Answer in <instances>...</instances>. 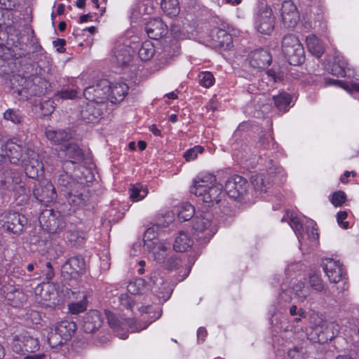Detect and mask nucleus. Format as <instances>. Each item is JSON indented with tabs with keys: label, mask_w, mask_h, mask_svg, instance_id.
Returning a JSON list of instances; mask_svg holds the SVG:
<instances>
[{
	"label": "nucleus",
	"mask_w": 359,
	"mask_h": 359,
	"mask_svg": "<svg viewBox=\"0 0 359 359\" xmlns=\"http://www.w3.org/2000/svg\"><path fill=\"white\" fill-rule=\"evenodd\" d=\"M23 276H26L25 272L18 266H14L8 276H0V297L11 306L20 307L27 301V294L13 280V278L23 280Z\"/></svg>",
	"instance_id": "nucleus-1"
},
{
	"label": "nucleus",
	"mask_w": 359,
	"mask_h": 359,
	"mask_svg": "<svg viewBox=\"0 0 359 359\" xmlns=\"http://www.w3.org/2000/svg\"><path fill=\"white\" fill-rule=\"evenodd\" d=\"M58 184L61 191L72 206H81L86 204V195L83 194V185L73 180L67 174H62L58 177Z\"/></svg>",
	"instance_id": "nucleus-2"
},
{
	"label": "nucleus",
	"mask_w": 359,
	"mask_h": 359,
	"mask_svg": "<svg viewBox=\"0 0 359 359\" xmlns=\"http://www.w3.org/2000/svg\"><path fill=\"white\" fill-rule=\"evenodd\" d=\"M281 48L291 65L297 66L304 62V47L295 35L292 34L285 35L282 39Z\"/></svg>",
	"instance_id": "nucleus-3"
},
{
	"label": "nucleus",
	"mask_w": 359,
	"mask_h": 359,
	"mask_svg": "<svg viewBox=\"0 0 359 359\" xmlns=\"http://www.w3.org/2000/svg\"><path fill=\"white\" fill-rule=\"evenodd\" d=\"M212 219V215L208 212H198L193 217L192 229L199 240L208 241L217 232V226Z\"/></svg>",
	"instance_id": "nucleus-4"
},
{
	"label": "nucleus",
	"mask_w": 359,
	"mask_h": 359,
	"mask_svg": "<svg viewBox=\"0 0 359 359\" xmlns=\"http://www.w3.org/2000/svg\"><path fill=\"white\" fill-rule=\"evenodd\" d=\"M39 221L41 228L49 233H57L66 226L65 216L53 209L43 210L39 215Z\"/></svg>",
	"instance_id": "nucleus-5"
},
{
	"label": "nucleus",
	"mask_w": 359,
	"mask_h": 359,
	"mask_svg": "<svg viewBox=\"0 0 359 359\" xmlns=\"http://www.w3.org/2000/svg\"><path fill=\"white\" fill-rule=\"evenodd\" d=\"M333 328L332 323L320 319L314 325L310 326L307 333L308 339L314 343H327L335 337Z\"/></svg>",
	"instance_id": "nucleus-6"
},
{
	"label": "nucleus",
	"mask_w": 359,
	"mask_h": 359,
	"mask_svg": "<svg viewBox=\"0 0 359 359\" xmlns=\"http://www.w3.org/2000/svg\"><path fill=\"white\" fill-rule=\"evenodd\" d=\"M11 346L13 351L20 355L34 353L40 348L39 340L27 334L15 335Z\"/></svg>",
	"instance_id": "nucleus-7"
},
{
	"label": "nucleus",
	"mask_w": 359,
	"mask_h": 359,
	"mask_svg": "<svg viewBox=\"0 0 359 359\" xmlns=\"http://www.w3.org/2000/svg\"><path fill=\"white\" fill-rule=\"evenodd\" d=\"M107 320L109 325L122 339L128 338V332H139L141 329L137 327L136 321L133 318H126L119 320L114 315L108 314Z\"/></svg>",
	"instance_id": "nucleus-8"
},
{
	"label": "nucleus",
	"mask_w": 359,
	"mask_h": 359,
	"mask_svg": "<svg viewBox=\"0 0 359 359\" xmlns=\"http://www.w3.org/2000/svg\"><path fill=\"white\" fill-rule=\"evenodd\" d=\"M35 293L38 303L45 308L55 309L59 304L60 299L53 285L49 283L39 285Z\"/></svg>",
	"instance_id": "nucleus-9"
},
{
	"label": "nucleus",
	"mask_w": 359,
	"mask_h": 359,
	"mask_svg": "<svg viewBox=\"0 0 359 359\" xmlns=\"http://www.w3.org/2000/svg\"><path fill=\"white\" fill-rule=\"evenodd\" d=\"M194 191L195 195L201 198L204 203H208V206L219 203L225 196L223 185L220 183L212 184L208 189L198 185Z\"/></svg>",
	"instance_id": "nucleus-10"
},
{
	"label": "nucleus",
	"mask_w": 359,
	"mask_h": 359,
	"mask_svg": "<svg viewBox=\"0 0 359 359\" xmlns=\"http://www.w3.org/2000/svg\"><path fill=\"white\" fill-rule=\"evenodd\" d=\"M255 27L262 34H269L274 27V17L270 7L262 4L259 7L255 20Z\"/></svg>",
	"instance_id": "nucleus-11"
},
{
	"label": "nucleus",
	"mask_w": 359,
	"mask_h": 359,
	"mask_svg": "<svg viewBox=\"0 0 359 359\" xmlns=\"http://www.w3.org/2000/svg\"><path fill=\"white\" fill-rule=\"evenodd\" d=\"M248 183L240 175H233L226 180L225 190L227 195L233 199L243 198L247 193Z\"/></svg>",
	"instance_id": "nucleus-12"
},
{
	"label": "nucleus",
	"mask_w": 359,
	"mask_h": 359,
	"mask_svg": "<svg viewBox=\"0 0 359 359\" xmlns=\"http://www.w3.org/2000/svg\"><path fill=\"white\" fill-rule=\"evenodd\" d=\"M33 194L40 203L46 206H48V203L53 201L57 196L53 184L48 180L35 184Z\"/></svg>",
	"instance_id": "nucleus-13"
},
{
	"label": "nucleus",
	"mask_w": 359,
	"mask_h": 359,
	"mask_svg": "<svg viewBox=\"0 0 359 359\" xmlns=\"http://www.w3.org/2000/svg\"><path fill=\"white\" fill-rule=\"evenodd\" d=\"M280 11L281 20L285 27L292 28L297 25L300 16L297 6L292 1H283Z\"/></svg>",
	"instance_id": "nucleus-14"
},
{
	"label": "nucleus",
	"mask_w": 359,
	"mask_h": 359,
	"mask_svg": "<svg viewBox=\"0 0 359 359\" xmlns=\"http://www.w3.org/2000/svg\"><path fill=\"white\" fill-rule=\"evenodd\" d=\"M322 267L332 283H339L346 275L343 265L339 261L332 259H325Z\"/></svg>",
	"instance_id": "nucleus-15"
},
{
	"label": "nucleus",
	"mask_w": 359,
	"mask_h": 359,
	"mask_svg": "<svg viewBox=\"0 0 359 359\" xmlns=\"http://www.w3.org/2000/svg\"><path fill=\"white\" fill-rule=\"evenodd\" d=\"M86 269L84 259L80 256H74L68 259L62 266V273H66L69 278H77L83 273Z\"/></svg>",
	"instance_id": "nucleus-16"
},
{
	"label": "nucleus",
	"mask_w": 359,
	"mask_h": 359,
	"mask_svg": "<svg viewBox=\"0 0 359 359\" xmlns=\"http://www.w3.org/2000/svg\"><path fill=\"white\" fill-rule=\"evenodd\" d=\"M113 62L118 66H125L132 60V48L122 40L116 42L112 50Z\"/></svg>",
	"instance_id": "nucleus-17"
},
{
	"label": "nucleus",
	"mask_w": 359,
	"mask_h": 359,
	"mask_svg": "<svg viewBox=\"0 0 359 359\" xmlns=\"http://www.w3.org/2000/svg\"><path fill=\"white\" fill-rule=\"evenodd\" d=\"M282 170L283 168L281 167H275L274 168L269 167L267 175L259 173L252 175L250 178L251 183L256 191L266 192L271 183L269 177L276 172L280 173Z\"/></svg>",
	"instance_id": "nucleus-18"
},
{
	"label": "nucleus",
	"mask_w": 359,
	"mask_h": 359,
	"mask_svg": "<svg viewBox=\"0 0 359 359\" xmlns=\"http://www.w3.org/2000/svg\"><path fill=\"white\" fill-rule=\"evenodd\" d=\"M93 88V98L92 102H107L110 91V82L106 79H97L91 81V89Z\"/></svg>",
	"instance_id": "nucleus-19"
},
{
	"label": "nucleus",
	"mask_w": 359,
	"mask_h": 359,
	"mask_svg": "<svg viewBox=\"0 0 359 359\" xmlns=\"http://www.w3.org/2000/svg\"><path fill=\"white\" fill-rule=\"evenodd\" d=\"M27 224V218L17 212H9L4 226L7 231L15 234L20 233Z\"/></svg>",
	"instance_id": "nucleus-20"
},
{
	"label": "nucleus",
	"mask_w": 359,
	"mask_h": 359,
	"mask_svg": "<svg viewBox=\"0 0 359 359\" xmlns=\"http://www.w3.org/2000/svg\"><path fill=\"white\" fill-rule=\"evenodd\" d=\"M147 36L152 39H158L168 32L167 25L160 18L150 20L145 25Z\"/></svg>",
	"instance_id": "nucleus-21"
},
{
	"label": "nucleus",
	"mask_w": 359,
	"mask_h": 359,
	"mask_svg": "<svg viewBox=\"0 0 359 359\" xmlns=\"http://www.w3.org/2000/svg\"><path fill=\"white\" fill-rule=\"evenodd\" d=\"M249 60L251 67L264 69L271 64L272 57L267 50L260 48L251 52Z\"/></svg>",
	"instance_id": "nucleus-22"
},
{
	"label": "nucleus",
	"mask_w": 359,
	"mask_h": 359,
	"mask_svg": "<svg viewBox=\"0 0 359 359\" xmlns=\"http://www.w3.org/2000/svg\"><path fill=\"white\" fill-rule=\"evenodd\" d=\"M289 224L295 232L300 243L306 239L316 241L318 238V234L314 229L311 230V233L308 231L304 233L303 230V225L300 222L299 219L296 216H294L293 214H291L290 215Z\"/></svg>",
	"instance_id": "nucleus-23"
},
{
	"label": "nucleus",
	"mask_w": 359,
	"mask_h": 359,
	"mask_svg": "<svg viewBox=\"0 0 359 359\" xmlns=\"http://www.w3.org/2000/svg\"><path fill=\"white\" fill-rule=\"evenodd\" d=\"M210 36L215 46L224 49L230 48L232 46V37L226 30L220 28H214L211 31Z\"/></svg>",
	"instance_id": "nucleus-24"
},
{
	"label": "nucleus",
	"mask_w": 359,
	"mask_h": 359,
	"mask_svg": "<svg viewBox=\"0 0 359 359\" xmlns=\"http://www.w3.org/2000/svg\"><path fill=\"white\" fill-rule=\"evenodd\" d=\"M151 249L154 259L159 263L165 261L168 252L170 250V244L166 241H152L151 244H147Z\"/></svg>",
	"instance_id": "nucleus-25"
},
{
	"label": "nucleus",
	"mask_w": 359,
	"mask_h": 359,
	"mask_svg": "<svg viewBox=\"0 0 359 359\" xmlns=\"http://www.w3.org/2000/svg\"><path fill=\"white\" fill-rule=\"evenodd\" d=\"M77 325L74 321H69L67 320L58 322L54 327V331L56 332L62 339L66 342L69 341L72 336L76 332Z\"/></svg>",
	"instance_id": "nucleus-26"
},
{
	"label": "nucleus",
	"mask_w": 359,
	"mask_h": 359,
	"mask_svg": "<svg viewBox=\"0 0 359 359\" xmlns=\"http://www.w3.org/2000/svg\"><path fill=\"white\" fill-rule=\"evenodd\" d=\"M5 155L13 164H18L23 157L24 148L12 141H8L4 146Z\"/></svg>",
	"instance_id": "nucleus-27"
},
{
	"label": "nucleus",
	"mask_w": 359,
	"mask_h": 359,
	"mask_svg": "<svg viewBox=\"0 0 359 359\" xmlns=\"http://www.w3.org/2000/svg\"><path fill=\"white\" fill-rule=\"evenodd\" d=\"M128 92V86L125 83H110L108 101L113 104L120 102L123 100Z\"/></svg>",
	"instance_id": "nucleus-28"
},
{
	"label": "nucleus",
	"mask_w": 359,
	"mask_h": 359,
	"mask_svg": "<svg viewBox=\"0 0 359 359\" xmlns=\"http://www.w3.org/2000/svg\"><path fill=\"white\" fill-rule=\"evenodd\" d=\"M26 175L32 179H36L43 174V164L38 158L32 157L25 165Z\"/></svg>",
	"instance_id": "nucleus-29"
},
{
	"label": "nucleus",
	"mask_w": 359,
	"mask_h": 359,
	"mask_svg": "<svg viewBox=\"0 0 359 359\" xmlns=\"http://www.w3.org/2000/svg\"><path fill=\"white\" fill-rule=\"evenodd\" d=\"M62 151L65 154V158L66 161L75 163L83 159V151L76 144H68L67 145H65Z\"/></svg>",
	"instance_id": "nucleus-30"
},
{
	"label": "nucleus",
	"mask_w": 359,
	"mask_h": 359,
	"mask_svg": "<svg viewBox=\"0 0 359 359\" xmlns=\"http://www.w3.org/2000/svg\"><path fill=\"white\" fill-rule=\"evenodd\" d=\"M46 137L55 144H61L69 141L72 136L69 130H48L46 131Z\"/></svg>",
	"instance_id": "nucleus-31"
},
{
	"label": "nucleus",
	"mask_w": 359,
	"mask_h": 359,
	"mask_svg": "<svg viewBox=\"0 0 359 359\" xmlns=\"http://www.w3.org/2000/svg\"><path fill=\"white\" fill-rule=\"evenodd\" d=\"M193 241L190 236L184 231L179 232L173 243V249L177 252H185L191 247Z\"/></svg>",
	"instance_id": "nucleus-32"
},
{
	"label": "nucleus",
	"mask_w": 359,
	"mask_h": 359,
	"mask_svg": "<svg viewBox=\"0 0 359 359\" xmlns=\"http://www.w3.org/2000/svg\"><path fill=\"white\" fill-rule=\"evenodd\" d=\"M306 43L309 52L316 57H320L324 53L323 46L316 35L308 36L306 39Z\"/></svg>",
	"instance_id": "nucleus-33"
},
{
	"label": "nucleus",
	"mask_w": 359,
	"mask_h": 359,
	"mask_svg": "<svg viewBox=\"0 0 359 359\" xmlns=\"http://www.w3.org/2000/svg\"><path fill=\"white\" fill-rule=\"evenodd\" d=\"M348 69V63L344 57L339 55H336L334 59L332 74L337 76L345 77Z\"/></svg>",
	"instance_id": "nucleus-34"
},
{
	"label": "nucleus",
	"mask_w": 359,
	"mask_h": 359,
	"mask_svg": "<svg viewBox=\"0 0 359 359\" xmlns=\"http://www.w3.org/2000/svg\"><path fill=\"white\" fill-rule=\"evenodd\" d=\"M216 183V177L210 173H206L202 175L201 177H198L194 181V185L191 188V193L195 195V191L197 188L198 185H201L203 187L208 189L212 184H215Z\"/></svg>",
	"instance_id": "nucleus-35"
},
{
	"label": "nucleus",
	"mask_w": 359,
	"mask_h": 359,
	"mask_svg": "<svg viewBox=\"0 0 359 359\" xmlns=\"http://www.w3.org/2000/svg\"><path fill=\"white\" fill-rule=\"evenodd\" d=\"M274 104L279 111L285 112L291 103L292 97L290 94L282 92L273 97Z\"/></svg>",
	"instance_id": "nucleus-36"
},
{
	"label": "nucleus",
	"mask_w": 359,
	"mask_h": 359,
	"mask_svg": "<svg viewBox=\"0 0 359 359\" xmlns=\"http://www.w3.org/2000/svg\"><path fill=\"white\" fill-rule=\"evenodd\" d=\"M161 7L163 12L170 17L177 16L180 13L177 0H161Z\"/></svg>",
	"instance_id": "nucleus-37"
},
{
	"label": "nucleus",
	"mask_w": 359,
	"mask_h": 359,
	"mask_svg": "<svg viewBox=\"0 0 359 359\" xmlns=\"http://www.w3.org/2000/svg\"><path fill=\"white\" fill-rule=\"evenodd\" d=\"M292 293L299 302H304L309 295V288L304 281H298L292 287Z\"/></svg>",
	"instance_id": "nucleus-38"
},
{
	"label": "nucleus",
	"mask_w": 359,
	"mask_h": 359,
	"mask_svg": "<svg viewBox=\"0 0 359 359\" xmlns=\"http://www.w3.org/2000/svg\"><path fill=\"white\" fill-rule=\"evenodd\" d=\"M72 34L75 36L79 46H88L89 45L90 27L85 28L76 27L74 29Z\"/></svg>",
	"instance_id": "nucleus-39"
},
{
	"label": "nucleus",
	"mask_w": 359,
	"mask_h": 359,
	"mask_svg": "<svg viewBox=\"0 0 359 359\" xmlns=\"http://www.w3.org/2000/svg\"><path fill=\"white\" fill-rule=\"evenodd\" d=\"M155 53L153 43L150 41H145L142 43L139 52V57L142 61H147L152 58Z\"/></svg>",
	"instance_id": "nucleus-40"
},
{
	"label": "nucleus",
	"mask_w": 359,
	"mask_h": 359,
	"mask_svg": "<svg viewBox=\"0 0 359 359\" xmlns=\"http://www.w3.org/2000/svg\"><path fill=\"white\" fill-rule=\"evenodd\" d=\"M130 198L133 201H139L147 195V190L141 184H131L129 189Z\"/></svg>",
	"instance_id": "nucleus-41"
},
{
	"label": "nucleus",
	"mask_w": 359,
	"mask_h": 359,
	"mask_svg": "<svg viewBox=\"0 0 359 359\" xmlns=\"http://www.w3.org/2000/svg\"><path fill=\"white\" fill-rule=\"evenodd\" d=\"M282 79V74L280 73L276 72L273 69H269L266 71L262 76L261 81H259V88L261 90H266L265 83L267 81H271L276 83Z\"/></svg>",
	"instance_id": "nucleus-42"
},
{
	"label": "nucleus",
	"mask_w": 359,
	"mask_h": 359,
	"mask_svg": "<svg viewBox=\"0 0 359 359\" xmlns=\"http://www.w3.org/2000/svg\"><path fill=\"white\" fill-rule=\"evenodd\" d=\"M106 102H98L91 101V123H97L102 118L104 110H106Z\"/></svg>",
	"instance_id": "nucleus-43"
},
{
	"label": "nucleus",
	"mask_w": 359,
	"mask_h": 359,
	"mask_svg": "<svg viewBox=\"0 0 359 359\" xmlns=\"http://www.w3.org/2000/svg\"><path fill=\"white\" fill-rule=\"evenodd\" d=\"M4 118L14 124H20L23 121L24 115L20 109L10 108L4 113Z\"/></svg>",
	"instance_id": "nucleus-44"
},
{
	"label": "nucleus",
	"mask_w": 359,
	"mask_h": 359,
	"mask_svg": "<svg viewBox=\"0 0 359 359\" xmlns=\"http://www.w3.org/2000/svg\"><path fill=\"white\" fill-rule=\"evenodd\" d=\"M309 283L310 287L317 292H326L323 281L320 276L315 271H311L309 275Z\"/></svg>",
	"instance_id": "nucleus-45"
},
{
	"label": "nucleus",
	"mask_w": 359,
	"mask_h": 359,
	"mask_svg": "<svg viewBox=\"0 0 359 359\" xmlns=\"http://www.w3.org/2000/svg\"><path fill=\"white\" fill-rule=\"evenodd\" d=\"M195 212L194 207L190 203L181 205L178 210V218L180 221H187L193 218Z\"/></svg>",
	"instance_id": "nucleus-46"
},
{
	"label": "nucleus",
	"mask_w": 359,
	"mask_h": 359,
	"mask_svg": "<svg viewBox=\"0 0 359 359\" xmlns=\"http://www.w3.org/2000/svg\"><path fill=\"white\" fill-rule=\"evenodd\" d=\"M92 187H93V193L91 192V199L93 198L94 201L98 202L104 194V188L91 172V188Z\"/></svg>",
	"instance_id": "nucleus-47"
},
{
	"label": "nucleus",
	"mask_w": 359,
	"mask_h": 359,
	"mask_svg": "<svg viewBox=\"0 0 359 359\" xmlns=\"http://www.w3.org/2000/svg\"><path fill=\"white\" fill-rule=\"evenodd\" d=\"M88 306L87 296L85 295L79 302H72L68 304L69 312L72 314H79L85 311Z\"/></svg>",
	"instance_id": "nucleus-48"
},
{
	"label": "nucleus",
	"mask_w": 359,
	"mask_h": 359,
	"mask_svg": "<svg viewBox=\"0 0 359 359\" xmlns=\"http://www.w3.org/2000/svg\"><path fill=\"white\" fill-rule=\"evenodd\" d=\"M198 78L200 85L205 88H210L215 83V77L210 72H200Z\"/></svg>",
	"instance_id": "nucleus-49"
},
{
	"label": "nucleus",
	"mask_w": 359,
	"mask_h": 359,
	"mask_svg": "<svg viewBox=\"0 0 359 359\" xmlns=\"http://www.w3.org/2000/svg\"><path fill=\"white\" fill-rule=\"evenodd\" d=\"M347 196L344 191H337L334 192L331 196L330 201L332 204L335 207H341L346 201Z\"/></svg>",
	"instance_id": "nucleus-50"
},
{
	"label": "nucleus",
	"mask_w": 359,
	"mask_h": 359,
	"mask_svg": "<svg viewBox=\"0 0 359 359\" xmlns=\"http://www.w3.org/2000/svg\"><path fill=\"white\" fill-rule=\"evenodd\" d=\"M325 83L327 85L335 84L337 83H341V87L344 89L348 91L349 93H353L355 92L359 93V83L352 82V83L348 84V83H345L344 82L339 81L337 80H333V79H325Z\"/></svg>",
	"instance_id": "nucleus-51"
},
{
	"label": "nucleus",
	"mask_w": 359,
	"mask_h": 359,
	"mask_svg": "<svg viewBox=\"0 0 359 359\" xmlns=\"http://www.w3.org/2000/svg\"><path fill=\"white\" fill-rule=\"evenodd\" d=\"M204 148L202 146L196 145L186 151L183 156L187 161H190L197 158L198 154H202Z\"/></svg>",
	"instance_id": "nucleus-52"
},
{
	"label": "nucleus",
	"mask_w": 359,
	"mask_h": 359,
	"mask_svg": "<svg viewBox=\"0 0 359 359\" xmlns=\"http://www.w3.org/2000/svg\"><path fill=\"white\" fill-rule=\"evenodd\" d=\"M48 342L52 348H57L62 346L67 342L60 337V336L53 330L48 336Z\"/></svg>",
	"instance_id": "nucleus-53"
},
{
	"label": "nucleus",
	"mask_w": 359,
	"mask_h": 359,
	"mask_svg": "<svg viewBox=\"0 0 359 359\" xmlns=\"http://www.w3.org/2000/svg\"><path fill=\"white\" fill-rule=\"evenodd\" d=\"M103 319L97 310L91 309V331L98 330L102 325Z\"/></svg>",
	"instance_id": "nucleus-54"
},
{
	"label": "nucleus",
	"mask_w": 359,
	"mask_h": 359,
	"mask_svg": "<svg viewBox=\"0 0 359 359\" xmlns=\"http://www.w3.org/2000/svg\"><path fill=\"white\" fill-rule=\"evenodd\" d=\"M78 91L75 89H63L58 91L55 96L62 100H73L77 97Z\"/></svg>",
	"instance_id": "nucleus-55"
},
{
	"label": "nucleus",
	"mask_w": 359,
	"mask_h": 359,
	"mask_svg": "<svg viewBox=\"0 0 359 359\" xmlns=\"http://www.w3.org/2000/svg\"><path fill=\"white\" fill-rule=\"evenodd\" d=\"M95 9V11H91V21L93 20V18H95V20H98L99 18L101 17L105 12V7H100L99 0H91V9Z\"/></svg>",
	"instance_id": "nucleus-56"
},
{
	"label": "nucleus",
	"mask_w": 359,
	"mask_h": 359,
	"mask_svg": "<svg viewBox=\"0 0 359 359\" xmlns=\"http://www.w3.org/2000/svg\"><path fill=\"white\" fill-rule=\"evenodd\" d=\"M351 333L349 334L348 337L353 344L356 346H359V321H354V324L352 327H351Z\"/></svg>",
	"instance_id": "nucleus-57"
},
{
	"label": "nucleus",
	"mask_w": 359,
	"mask_h": 359,
	"mask_svg": "<svg viewBox=\"0 0 359 359\" xmlns=\"http://www.w3.org/2000/svg\"><path fill=\"white\" fill-rule=\"evenodd\" d=\"M124 213L116 208H111L108 212V219L109 222L116 223L123 217Z\"/></svg>",
	"instance_id": "nucleus-58"
},
{
	"label": "nucleus",
	"mask_w": 359,
	"mask_h": 359,
	"mask_svg": "<svg viewBox=\"0 0 359 359\" xmlns=\"http://www.w3.org/2000/svg\"><path fill=\"white\" fill-rule=\"evenodd\" d=\"M182 261L177 256H172L168 259L166 262V268L168 270L178 269L181 266Z\"/></svg>",
	"instance_id": "nucleus-59"
},
{
	"label": "nucleus",
	"mask_w": 359,
	"mask_h": 359,
	"mask_svg": "<svg viewBox=\"0 0 359 359\" xmlns=\"http://www.w3.org/2000/svg\"><path fill=\"white\" fill-rule=\"evenodd\" d=\"M348 217V213L346 211H340L337 215V220L340 226L343 229L349 228V222L344 221Z\"/></svg>",
	"instance_id": "nucleus-60"
},
{
	"label": "nucleus",
	"mask_w": 359,
	"mask_h": 359,
	"mask_svg": "<svg viewBox=\"0 0 359 359\" xmlns=\"http://www.w3.org/2000/svg\"><path fill=\"white\" fill-rule=\"evenodd\" d=\"M46 268L43 269V273L46 276V280L49 282L53 280L55 276L54 269L50 262H46L45 264Z\"/></svg>",
	"instance_id": "nucleus-61"
},
{
	"label": "nucleus",
	"mask_w": 359,
	"mask_h": 359,
	"mask_svg": "<svg viewBox=\"0 0 359 359\" xmlns=\"http://www.w3.org/2000/svg\"><path fill=\"white\" fill-rule=\"evenodd\" d=\"M17 0H0V9L13 11L17 5Z\"/></svg>",
	"instance_id": "nucleus-62"
},
{
	"label": "nucleus",
	"mask_w": 359,
	"mask_h": 359,
	"mask_svg": "<svg viewBox=\"0 0 359 359\" xmlns=\"http://www.w3.org/2000/svg\"><path fill=\"white\" fill-rule=\"evenodd\" d=\"M119 302L122 306L129 309H132L134 306L133 299L126 294H123L119 297Z\"/></svg>",
	"instance_id": "nucleus-63"
},
{
	"label": "nucleus",
	"mask_w": 359,
	"mask_h": 359,
	"mask_svg": "<svg viewBox=\"0 0 359 359\" xmlns=\"http://www.w3.org/2000/svg\"><path fill=\"white\" fill-rule=\"evenodd\" d=\"M27 319L29 320L33 324L39 325L41 321V316L39 311H31L27 313Z\"/></svg>",
	"instance_id": "nucleus-64"
}]
</instances>
